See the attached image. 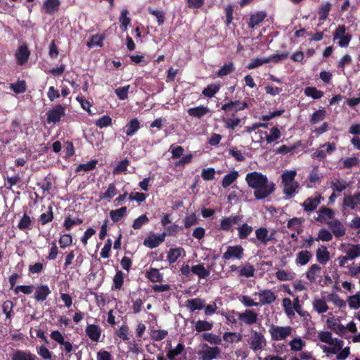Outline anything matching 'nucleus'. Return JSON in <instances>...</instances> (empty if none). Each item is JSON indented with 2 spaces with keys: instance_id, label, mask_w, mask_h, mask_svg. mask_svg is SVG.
<instances>
[{
  "instance_id": "obj_1",
  "label": "nucleus",
  "mask_w": 360,
  "mask_h": 360,
  "mask_svg": "<svg viewBox=\"0 0 360 360\" xmlns=\"http://www.w3.org/2000/svg\"><path fill=\"white\" fill-rule=\"evenodd\" d=\"M318 338L322 342L326 343L328 346L323 345L321 349L328 356L330 354H336L338 360H345L350 354V348L349 347H343L344 341L336 338H333L329 331H320L318 333Z\"/></svg>"
},
{
  "instance_id": "obj_2",
  "label": "nucleus",
  "mask_w": 360,
  "mask_h": 360,
  "mask_svg": "<svg viewBox=\"0 0 360 360\" xmlns=\"http://www.w3.org/2000/svg\"><path fill=\"white\" fill-rule=\"evenodd\" d=\"M297 172L295 170H286L281 175L283 192L288 198L294 195L299 187V184L295 180Z\"/></svg>"
},
{
  "instance_id": "obj_3",
  "label": "nucleus",
  "mask_w": 360,
  "mask_h": 360,
  "mask_svg": "<svg viewBox=\"0 0 360 360\" xmlns=\"http://www.w3.org/2000/svg\"><path fill=\"white\" fill-rule=\"evenodd\" d=\"M293 330V328L290 326H281L274 324H271L269 329L271 340L277 342L285 340L292 336Z\"/></svg>"
},
{
  "instance_id": "obj_4",
  "label": "nucleus",
  "mask_w": 360,
  "mask_h": 360,
  "mask_svg": "<svg viewBox=\"0 0 360 360\" xmlns=\"http://www.w3.org/2000/svg\"><path fill=\"white\" fill-rule=\"evenodd\" d=\"M275 190V184L272 181H269L268 179L266 182L262 183L255 189V197L258 200L264 199L271 195Z\"/></svg>"
},
{
  "instance_id": "obj_5",
  "label": "nucleus",
  "mask_w": 360,
  "mask_h": 360,
  "mask_svg": "<svg viewBox=\"0 0 360 360\" xmlns=\"http://www.w3.org/2000/svg\"><path fill=\"white\" fill-rule=\"evenodd\" d=\"M339 250L342 251L349 260H353L360 257V244L342 243L340 245Z\"/></svg>"
},
{
  "instance_id": "obj_6",
  "label": "nucleus",
  "mask_w": 360,
  "mask_h": 360,
  "mask_svg": "<svg viewBox=\"0 0 360 360\" xmlns=\"http://www.w3.org/2000/svg\"><path fill=\"white\" fill-rule=\"evenodd\" d=\"M202 349L198 354L202 360H212L216 359L220 354L221 349L218 347H210L207 344H202Z\"/></svg>"
},
{
  "instance_id": "obj_7",
  "label": "nucleus",
  "mask_w": 360,
  "mask_h": 360,
  "mask_svg": "<svg viewBox=\"0 0 360 360\" xmlns=\"http://www.w3.org/2000/svg\"><path fill=\"white\" fill-rule=\"evenodd\" d=\"M352 36L346 34V27L344 25H340L333 33V39H339L338 45L341 47H347L351 40Z\"/></svg>"
},
{
  "instance_id": "obj_8",
  "label": "nucleus",
  "mask_w": 360,
  "mask_h": 360,
  "mask_svg": "<svg viewBox=\"0 0 360 360\" xmlns=\"http://www.w3.org/2000/svg\"><path fill=\"white\" fill-rule=\"evenodd\" d=\"M65 108L62 105L58 104L54 105L47 112L46 122L49 124L58 122L61 117L65 115Z\"/></svg>"
},
{
  "instance_id": "obj_9",
  "label": "nucleus",
  "mask_w": 360,
  "mask_h": 360,
  "mask_svg": "<svg viewBox=\"0 0 360 360\" xmlns=\"http://www.w3.org/2000/svg\"><path fill=\"white\" fill-rule=\"evenodd\" d=\"M238 318L240 324L251 326L258 321V314L252 309H246L243 312L238 313Z\"/></svg>"
},
{
  "instance_id": "obj_10",
  "label": "nucleus",
  "mask_w": 360,
  "mask_h": 360,
  "mask_svg": "<svg viewBox=\"0 0 360 360\" xmlns=\"http://www.w3.org/2000/svg\"><path fill=\"white\" fill-rule=\"evenodd\" d=\"M266 345L264 335L257 331H253L250 340V348L256 352L263 349Z\"/></svg>"
},
{
  "instance_id": "obj_11",
  "label": "nucleus",
  "mask_w": 360,
  "mask_h": 360,
  "mask_svg": "<svg viewBox=\"0 0 360 360\" xmlns=\"http://www.w3.org/2000/svg\"><path fill=\"white\" fill-rule=\"evenodd\" d=\"M266 179L265 175L257 172L248 173L245 177L248 185L254 189L266 182Z\"/></svg>"
},
{
  "instance_id": "obj_12",
  "label": "nucleus",
  "mask_w": 360,
  "mask_h": 360,
  "mask_svg": "<svg viewBox=\"0 0 360 360\" xmlns=\"http://www.w3.org/2000/svg\"><path fill=\"white\" fill-rule=\"evenodd\" d=\"M255 295L259 297V305L271 304L274 302L277 298L275 292L269 289L260 290L258 292H255Z\"/></svg>"
},
{
  "instance_id": "obj_13",
  "label": "nucleus",
  "mask_w": 360,
  "mask_h": 360,
  "mask_svg": "<svg viewBox=\"0 0 360 360\" xmlns=\"http://www.w3.org/2000/svg\"><path fill=\"white\" fill-rule=\"evenodd\" d=\"M328 228L335 238H340L346 234V228L345 225L338 219H333L327 221Z\"/></svg>"
},
{
  "instance_id": "obj_14",
  "label": "nucleus",
  "mask_w": 360,
  "mask_h": 360,
  "mask_svg": "<svg viewBox=\"0 0 360 360\" xmlns=\"http://www.w3.org/2000/svg\"><path fill=\"white\" fill-rule=\"evenodd\" d=\"M342 205L344 207L350 210H356L360 207V193H355L353 195H349L343 198Z\"/></svg>"
},
{
  "instance_id": "obj_15",
  "label": "nucleus",
  "mask_w": 360,
  "mask_h": 360,
  "mask_svg": "<svg viewBox=\"0 0 360 360\" xmlns=\"http://www.w3.org/2000/svg\"><path fill=\"white\" fill-rule=\"evenodd\" d=\"M243 255V248L240 245L229 246L227 250L224 253L222 258L224 259H230L236 258L240 259Z\"/></svg>"
},
{
  "instance_id": "obj_16",
  "label": "nucleus",
  "mask_w": 360,
  "mask_h": 360,
  "mask_svg": "<svg viewBox=\"0 0 360 360\" xmlns=\"http://www.w3.org/2000/svg\"><path fill=\"white\" fill-rule=\"evenodd\" d=\"M320 148H326V151L322 149L317 150L313 154V157L316 158L319 160H324L326 158V154L333 153L336 149V146L334 143L328 142L321 145Z\"/></svg>"
},
{
  "instance_id": "obj_17",
  "label": "nucleus",
  "mask_w": 360,
  "mask_h": 360,
  "mask_svg": "<svg viewBox=\"0 0 360 360\" xmlns=\"http://www.w3.org/2000/svg\"><path fill=\"white\" fill-rule=\"evenodd\" d=\"M248 106L246 102H240L239 101H229L226 103H224L221 106V109L226 112H232L233 113L237 112L238 111L243 110L247 108Z\"/></svg>"
},
{
  "instance_id": "obj_18",
  "label": "nucleus",
  "mask_w": 360,
  "mask_h": 360,
  "mask_svg": "<svg viewBox=\"0 0 360 360\" xmlns=\"http://www.w3.org/2000/svg\"><path fill=\"white\" fill-rule=\"evenodd\" d=\"M165 236L166 233H162L160 235H150L144 240L143 245L150 249H153L165 240Z\"/></svg>"
},
{
  "instance_id": "obj_19",
  "label": "nucleus",
  "mask_w": 360,
  "mask_h": 360,
  "mask_svg": "<svg viewBox=\"0 0 360 360\" xmlns=\"http://www.w3.org/2000/svg\"><path fill=\"white\" fill-rule=\"evenodd\" d=\"M321 200L323 198L320 195L314 198H308L301 204V206L306 212H311L317 208Z\"/></svg>"
},
{
  "instance_id": "obj_20",
  "label": "nucleus",
  "mask_w": 360,
  "mask_h": 360,
  "mask_svg": "<svg viewBox=\"0 0 360 360\" xmlns=\"http://www.w3.org/2000/svg\"><path fill=\"white\" fill-rule=\"evenodd\" d=\"M272 235L269 234V231L265 227H259L255 230L256 239L263 245H266L268 242L273 239Z\"/></svg>"
},
{
  "instance_id": "obj_21",
  "label": "nucleus",
  "mask_w": 360,
  "mask_h": 360,
  "mask_svg": "<svg viewBox=\"0 0 360 360\" xmlns=\"http://www.w3.org/2000/svg\"><path fill=\"white\" fill-rule=\"evenodd\" d=\"M319 215L316 217V220L321 222H325L327 224V221L333 220L335 212L334 211L328 207H321L319 210Z\"/></svg>"
},
{
  "instance_id": "obj_22",
  "label": "nucleus",
  "mask_w": 360,
  "mask_h": 360,
  "mask_svg": "<svg viewBox=\"0 0 360 360\" xmlns=\"http://www.w3.org/2000/svg\"><path fill=\"white\" fill-rule=\"evenodd\" d=\"M86 333L91 340L98 342L101 337V328L96 324L87 325Z\"/></svg>"
},
{
  "instance_id": "obj_23",
  "label": "nucleus",
  "mask_w": 360,
  "mask_h": 360,
  "mask_svg": "<svg viewBox=\"0 0 360 360\" xmlns=\"http://www.w3.org/2000/svg\"><path fill=\"white\" fill-rule=\"evenodd\" d=\"M321 267L319 264H312L306 273L307 278L311 282H316L317 278L321 276Z\"/></svg>"
},
{
  "instance_id": "obj_24",
  "label": "nucleus",
  "mask_w": 360,
  "mask_h": 360,
  "mask_svg": "<svg viewBox=\"0 0 360 360\" xmlns=\"http://www.w3.org/2000/svg\"><path fill=\"white\" fill-rule=\"evenodd\" d=\"M316 258L319 263L326 264L330 260V252L324 245L319 247L316 251Z\"/></svg>"
},
{
  "instance_id": "obj_25",
  "label": "nucleus",
  "mask_w": 360,
  "mask_h": 360,
  "mask_svg": "<svg viewBox=\"0 0 360 360\" xmlns=\"http://www.w3.org/2000/svg\"><path fill=\"white\" fill-rule=\"evenodd\" d=\"M312 307L318 314H323L329 309L326 300L323 297H315L312 302Z\"/></svg>"
},
{
  "instance_id": "obj_26",
  "label": "nucleus",
  "mask_w": 360,
  "mask_h": 360,
  "mask_svg": "<svg viewBox=\"0 0 360 360\" xmlns=\"http://www.w3.org/2000/svg\"><path fill=\"white\" fill-rule=\"evenodd\" d=\"M30 54V52L27 46L22 45L20 46L15 53L18 63L20 65L25 64L27 61Z\"/></svg>"
},
{
  "instance_id": "obj_27",
  "label": "nucleus",
  "mask_w": 360,
  "mask_h": 360,
  "mask_svg": "<svg viewBox=\"0 0 360 360\" xmlns=\"http://www.w3.org/2000/svg\"><path fill=\"white\" fill-rule=\"evenodd\" d=\"M37 356L30 352L22 350H15L11 354L12 360H36Z\"/></svg>"
},
{
  "instance_id": "obj_28",
  "label": "nucleus",
  "mask_w": 360,
  "mask_h": 360,
  "mask_svg": "<svg viewBox=\"0 0 360 360\" xmlns=\"http://www.w3.org/2000/svg\"><path fill=\"white\" fill-rule=\"evenodd\" d=\"M186 307L191 311L200 310L205 307V301L200 298L188 300L186 301Z\"/></svg>"
},
{
  "instance_id": "obj_29",
  "label": "nucleus",
  "mask_w": 360,
  "mask_h": 360,
  "mask_svg": "<svg viewBox=\"0 0 360 360\" xmlns=\"http://www.w3.org/2000/svg\"><path fill=\"white\" fill-rule=\"evenodd\" d=\"M50 293L51 290L49 288L47 285H41L36 288L34 298L37 301H44Z\"/></svg>"
},
{
  "instance_id": "obj_30",
  "label": "nucleus",
  "mask_w": 360,
  "mask_h": 360,
  "mask_svg": "<svg viewBox=\"0 0 360 360\" xmlns=\"http://www.w3.org/2000/svg\"><path fill=\"white\" fill-rule=\"evenodd\" d=\"M326 323L328 328L338 335H342L345 332V327L337 323L334 318L328 319Z\"/></svg>"
},
{
  "instance_id": "obj_31",
  "label": "nucleus",
  "mask_w": 360,
  "mask_h": 360,
  "mask_svg": "<svg viewBox=\"0 0 360 360\" xmlns=\"http://www.w3.org/2000/svg\"><path fill=\"white\" fill-rule=\"evenodd\" d=\"M185 255V251L182 248H172L167 253V260L169 263H174L181 255Z\"/></svg>"
},
{
  "instance_id": "obj_32",
  "label": "nucleus",
  "mask_w": 360,
  "mask_h": 360,
  "mask_svg": "<svg viewBox=\"0 0 360 360\" xmlns=\"http://www.w3.org/2000/svg\"><path fill=\"white\" fill-rule=\"evenodd\" d=\"M312 258V254L308 250L300 251L296 255L295 262L300 265L307 264Z\"/></svg>"
},
{
  "instance_id": "obj_33",
  "label": "nucleus",
  "mask_w": 360,
  "mask_h": 360,
  "mask_svg": "<svg viewBox=\"0 0 360 360\" xmlns=\"http://www.w3.org/2000/svg\"><path fill=\"white\" fill-rule=\"evenodd\" d=\"M266 15L264 12L260 11L255 14H252L250 18L248 26L250 28H254L256 25L262 22L266 18Z\"/></svg>"
},
{
  "instance_id": "obj_34",
  "label": "nucleus",
  "mask_w": 360,
  "mask_h": 360,
  "mask_svg": "<svg viewBox=\"0 0 360 360\" xmlns=\"http://www.w3.org/2000/svg\"><path fill=\"white\" fill-rule=\"evenodd\" d=\"M348 183L342 179H335L330 182V188L337 192H342L348 187Z\"/></svg>"
},
{
  "instance_id": "obj_35",
  "label": "nucleus",
  "mask_w": 360,
  "mask_h": 360,
  "mask_svg": "<svg viewBox=\"0 0 360 360\" xmlns=\"http://www.w3.org/2000/svg\"><path fill=\"white\" fill-rule=\"evenodd\" d=\"M59 4L58 0H46L44 4V8L46 13L53 14L58 10Z\"/></svg>"
},
{
  "instance_id": "obj_36",
  "label": "nucleus",
  "mask_w": 360,
  "mask_h": 360,
  "mask_svg": "<svg viewBox=\"0 0 360 360\" xmlns=\"http://www.w3.org/2000/svg\"><path fill=\"white\" fill-rule=\"evenodd\" d=\"M209 111L208 108L200 105L196 108H190L188 110V113L191 116L200 118L208 113Z\"/></svg>"
},
{
  "instance_id": "obj_37",
  "label": "nucleus",
  "mask_w": 360,
  "mask_h": 360,
  "mask_svg": "<svg viewBox=\"0 0 360 360\" xmlns=\"http://www.w3.org/2000/svg\"><path fill=\"white\" fill-rule=\"evenodd\" d=\"M235 113H232V117H223L222 122L228 129H234L241 122L239 117H234Z\"/></svg>"
},
{
  "instance_id": "obj_38",
  "label": "nucleus",
  "mask_w": 360,
  "mask_h": 360,
  "mask_svg": "<svg viewBox=\"0 0 360 360\" xmlns=\"http://www.w3.org/2000/svg\"><path fill=\"white\" fill-rule=\"evenodd\" d=\"M237 229L240 239L247 238L253 231V228L246 223L243 224L241 226H238Z\"/></svg>"
},
{
  "instance_id": "obj_39",
  "label": "nucleus",
  "mask_w": 360,
  "mask_h": 360,
  "mask_svg": "<svg viewBox=\"0 0 360 360\" xmlns=\"http://www.w3.org/2000/svg\"><path fill=\"white\" fill-rule=\"evenodd\" d=\"M191 271L200 278H205L210 275V271L202 264L192 266Z\"/></svg>"
},
{
  "instance_id": "obj_40",
  "label": "nucleus",
  "mask_w": 360,
  "mask_h": 360,
  "mask_svg": "<svg viewBox=\"0 0 360 360\" xmlns=\"http://www.w3.org/2000/svg\"><path fill=\"white\" fill-rule=\"evenodd\" d=\"M282 306L288 317L292 318L295 316V313L293 312L294 306L290 298H283L282 301Z\"/></svg>"
},
{
  "instance_id": "obj_41",
  "label": "nucleus",
  "mask_w": 360,
  "mask_h": 360,
  "mask_svg": "<svg viewBox=\"0 0 360 360\" xmlns=\"http://www.w3.org/2000/svg\"><path fill=\"white\" fill-rule=\"evenodd\" d=\"M146 276L152 282H160L162 279V276L157 269H150L146 273Z\"/></svg>"
},
{
  "instance_id": "obj_42",
  "label": "nucleus",
  "mask_w": 360,
  "mask_h": 360,
  "mask_svg": "<svg viewBox=\"0 0 360 360\" xmlns=\"http://www.w3.org/2000/svg\"><path fill=\"white\" fill-rule=\"evenodd\" d=\"M306 343L300 338H295L290 342L289 346L291 351L300 352Z\"/></svg>"
},
{
  "instance_id": "obj_43",
  "label": "nucleus",
  "mask_w": 360,
  "mask_h": 360,
  "mask_svg": "<svg viewBox=\"0 0 360 360\" xmlns=\"http://www.w3.org/2000/svg\"><path fill=\"white\" fill-rule=\"evenodd\" d=\"M328 300L337 307L344 308L346 307V302L335 293L329 294L328 295Z\"/></svg>"
},
{
  "instance_id": "obj_44",
  "label": "nucleus",
  "mask_w": 360,
  "mask_h": 360,
  "mask_svg": "<svg viewBox=\"0 0 360 360\" xmlns=\"http://www.w3.org/2000/svg\"><path fill=\"white\" fill-rule=\"evenodd\" d=\"M126 134L127 136L134 135L140 128V123L139 120L135 118L132 119L127 125Z\"/></svg>"
},
{
  "instance_id": "obj_45",
  "label": "nucleus",
  "mask_w": 360,
  "mask_h": 360,
  "mask_svg": "<svg viewBox=\"0 0 360 360\" xmlns=\"http://www.w3.org/2000/svg\"><path fill=\"white\" fill-rule=\"evenodd\" d=\"M127 213V207H122L120 209L112 210L110 212V217L114 222L119 221Z\"/></svg>"
},
{
  "instance_id": "obj_46",
  "label": "nucleus",
  "mask_w": 360,
  "mask_h": 360,
  "mask_svg": "<svg viewBox=\"0 0 360 360\" xmlns=\"http://www.w3.org/2000/svg\"><path fill=\"white\" fill-rule=\"evenodd\" d=\"M223 339L227 342L233 343L234 342L241 341L242 335L236 332H226L224 333Z\"/></svg>"
},
{
  "instance_id": "obj_47",
  "label": "nucleus",
  "mask_w": 360,
  "mask_h": 360,
  "mask_svg": "<svg viewBox=\"0 0 360 360\" xmlns=\"http://www.w3.org/2000/svg\"><path fill=\"white\" fill-rule=\"evenodd\" d=\"M238 176V173L236 171H233L229 174L225 175L222 180L221 186L224 188H227L236 180Z\"/></svg>"
},
{
  "instance_id": "obj_48",
  "label": "nucleus",
  "mask_w": 360,
  "mask_h": 360,
  "mask_svg": "<svg viewBox=\"0 0 360 360\" xmlns=\"http://www.w3.org/2000/svg\"><path fill=\"white\" fill-rule=\"evenodd\" d=\"M204 340L209 342L212 345H220L221 339L219 335L210 333H205L202 335Z\"/></svg>"
},
{
  "instance_id": "obj_49",
  "label": "nucleus",
  "mask_w": 360,
  "mask_h": 360,
  "mask_svg": "<svg viewBox=\"0 0 360 360\" xmlns=\"http://www.w3.org/2000/svg\"><path fill=\"white\" fill-rule=\"evenodd\" d=\"M255 268L250 264H246L239 271V276L245 277H252L255 275Z\"/></svg>"
},
{
  "instance_id": "obj_50",
  "label": "nucleus",
  "mask_w": 360,
  "mask_h": 360,
  "mask_svg": "<svg viewBox=\"0 0 360 360\" xmlns=\"http://www.w3.org/2000/svg\"><path fill=\"white\" fill-rule=\"evenodd\" d=\"M333 239V234L332 233L326 229H321L318 233L317 238H316V241H324V242H329Z\"/></svg>"
},
{
  "instance_id": "obj_51",
  "label": "nucleus",
  "mask_w": 360,
  "mask_h": 360,
  "mask_svg": "<svg viewBox=\"0 0 360 360\" xmlns=\"http://www.w3.org/2000/svg\"><path fill=\"white\" fill-rule=\"evenodd\" d=\"M212 323L199 320L195 323V328L198 332L207 331L212 328Z\"/></svg>"
},
{
  "instance_id": "obj_52",
  "label": "nucleus",
  "mask_w": 360,
  "mask_h": 360,
  "mask_svg": "<svg viewBox=\"0 0 360 360\" xmlns=\"http://www.w3.org/2000/svg\"><path fill=\"white\" fill-rule=\"evenodd\" d=\"M184 346L181 343H179L175 348L170 349L167 352V358L169 360H174L176 356L179 355L184 351Z\"/></svg>"
},
{
  "instance_id": "obj_53",
  "label": "nucleus",
  "mask_w": 360,
  "mask_h": 360,
  "mask_svg": "<svg viewBox=\"0 0 360 360\" xmlns=\"http://www.w3.org/2000/svg\"><path fill=\"white\" fill-rule=\"evenodd\" d=\"M276 278L281 281H291L294 278V274L285 270H278L276 272Z\"/></svg>"
},
{
  "instance_id": "obj_54",
  "label": "nucleus",
  "mask_w": 360,
  "mask_h": 360,
  "mask_svg": "<svg viewBox=\"0 0 360 360\" xmlns=\"http://www.w3.org/2000/svg\"><path fill=\"white\" fill-rule=\"evenodd\" d=\"M304 94L306 96L311 97L314 99H318L323 96V93L316 89L314 87H307L304 89Z\"/></svg>"
},
{
  "instance_id": "obj_55",
  "label": "nucleus",
  "mask_w": 360,
  "mask_h": 360,
  "mask_svg": "<svg viewBox=\"0 0 360 360\" xmlns=\"http://www.w3.org/2000/svg\"><path fill=\"white\" fill-rule=\"evenodd\" d=\"M97 160H93L85 164H80L77 167L76 172L84 171L88 172L93 170L97 164Z\"/></svg>"
},
{
  "instance_id": "obj_56",
  "label": "nucleus",
  "mask_w": 360,
  "mask_h": 360,
  "mask_svg": "<svg viewBox=\"0 0 360 360\" xmlns=\"http://www.w3.org/2000/svg\"><path fill=\"white\" fill-rule=\"evenodd\" d=\"M219 86L212 84L208 85L203 91L202 94L208 98H212L219 91Z\"/></svg>"
},
{
  "instance_id": "obj_57",
  "label": "nucleus",
  "mask_w": 360,
  "mask_h": 360,
  "mask_svg": "<svg viewBox=\"0 0 360 360\" xmlns=\"http://www.w3.org/2000/svg\"><path fill=\"white\" fill-rule=\"evenodd\" d=\"M129 165V161L127 159H124L120 161L117 165L114 168L112 173L113 174H119L125 172L127 167Z\"/></svg>"
},
{
  "instance_id": "obj_58",
  "label": "nucleus",
  "mask_w": 360,
  "mask_h": 360,
  "mask_svg": "<svg viewBox=\"0 0 360 360\" xmlns=\"http://www.w3.org/2000/svg\"><path fill=\"white\" fill-rule=\"evenodd\" d=\"M348 304L351 308L358 309L360 307V292L348 297Z\"/></svg>"
},
{
  "instance_id": "obj_59",
  "label": "nucleus",
  "mask_w": 360,
  "mask_h": 360,
  "mask_svg": "<svg viewBox=\"0 0 360 360\" xmlns=\"http://www.w3.org/2000/svg\"><path fill=\"white\" fill-rule=\"evenodd\" d=\"M241 303L246 307H258L259 302H255L248 295H241L239 297Z\"/></svg>"
},
{
  "instance_id": "obj_60",
  "label": "nucleus",
  "mask_w": 360,
  "mask_h": 360,
  "mask_svg": "<svg viewBox=\"0 0 360 360\" xmlns=\"http://www.w3.org/2000/svg\"><path fill=\"white\" fill-rule=\"evenodd\" d=\"M11 89L15 94L24 93L26 91V84H25V82L23 81V80H21V81H18L15 84H11Z\"/></svg>"
},
{
  "instance_id": "obj_61",
  "label": "nucleus",
  "mask_w": 360,
  "mask_h": 360,
  "mask_svg": "<svg viewBox=\"0 0 360 360\" xmlns=\"http://www.w3.org/2000/svg\"><path fill=\"white\" fill-rule=\"evenodd\" d=\"M234 70V66L232 63L224 64L218 71L217 76L222 77L229 75Z\"/></svg>"
},
{
  "instance_id": "obj_62",
  "label": "nucleus",
  "mask_w": 360,
  "mask_h": 360,
  "mask_svg": "<svg viewBox=\"0 0 360 360\" xmlns=\"http://www.w3.org/2000/svg\"><path fill=\"white\" fill-rule=\"evenodd\" d=\"M112 124V119L108 115H104L96 121V125L102 129L110 126Z\"/></svg>"
},
{
  "instance_id": "obj_63",
  "label": "nucleus",
  "mask_w": 360,
  "mask_h": 360,
  "mask_svg": "<svg viewBox=\"0 0 360 360\" xmlns=\"http://www.w3.org/2000/svg\"><path fill=\"white\" fill-rule=\"evenodd\" d=\"M124 282V274L121 271H117L113 278V284L115 289L120 290Z\"/></svg>"
},
{
  "instance_id": "obj_64",
  "label": "nucleus",
  "mask_w": 360,
  "mask_h": 360,
  "mask_svg": "<svg viewBox=\"0 0 360 360\" xmlns=\"http://www.w3.org/2000/svg\"><path fill=\"white\" fill-rule=\"evenodd\" d=\"M290 360H316L312 353L304 351L301 352L297 356H292Z\"/></svg>"
}]
</instances>
